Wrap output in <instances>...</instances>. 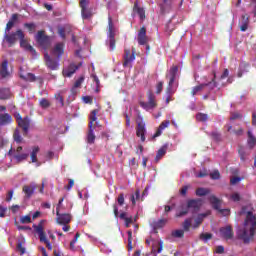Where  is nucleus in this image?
<instances>
[{
    "label": "nucleus",
    "mask_w": 256,
    "mask_h": 256,
    "mask_svg": "<svg viewBox=\"0 0 256 256\" xmlns=\"http://www.w3.org/2000/svg\"><path fill=\"white\" fill-rule=\"evenodd\" d=\"M18 39L22 48H26V50L36 54L35 48H33L31 44H28V40H26L23 30L18 29L16 32H12L11 34H4V40H6L9 46H14Z\"/></svg>",
    "instance_id": "f257e3e1"
},
{
    "label": "nucleus",
    "mask_w": 256,
    "mask_h": 256,
    "mask_svg": "<svg viewBox=\"0 0 256 256\" xmlns=\"http://www.w3.org/2000/svg\"><path fill=\"white\" fill-rule=\"evenodd\" d=\"M179 72V67L178 66H172L166 74V78H168V86L166 88V94H175L177 92V88H174L175 80L177 78V74Z\"/></svg>",
    "instance_id": "f03ea898"
},
{
    "label": "nucleus",
    "mask_w": 256,
    "mask_h": 256,
    "mask_svg": "<svg viewBox=\"0 0 256 256\" xmlns=\"http://www.w3.org/2000/svg\"><path fill=\"white\" fill-rule=\"evenodd\" d=\"M44 219H41L38 224H33V229L38 233L41 242L46 244V247L50 250L53 249L52 243H50L48 237L46 236V231L44 229Z\"/></svg>",
    "instance_id": "7ed1b4c3"
},
{
    "label": "nucleus",
    "mask_w": 256,
    "mask_h": 256,
    "mask_svg": "<svg viewBox=\"0 0 256 256\" xmlns=\"http://www.w3.org/2000/svg\"><path fill=\"white\" fill-rule=\"evenodd\" d=\"M99 112H100V108H98L96 110H92V112H91L90 121L88 124V136H87L88 144H94V142L96 140L93 124H94V122H96L97 114H99Z\"/></svg>",
    "instance_id": "20e7f679"
},
{
    "label": "nucleus",
    "mask_w": 256,
    "mask_h": 256,
    "mask_svg": "<svg viewBox=\"0 0 256 256\" xmlns=\"http://www.w3.org/2000/svg\"><path fill=\"white\" fill-rule=\"evenodd\" d=\"M244 225H250L249 227L250 240L253 241L256 233V214L253 213V211H247Z\"/></svg>",
    "instance_id": "39448f33"
},
{
    "label": "nucleus",
    "mask_w": 256,
    "mask_h": 256,
    "mask_svg": "<svg viewBox=\"0 0 256 256\" xmlns=\"http://www.w3.org/2000/svg\"><path fill=\"white\" fill-rule=\"evenodd\" d=\"M201 205H202V199L201 198L188 199L187 206L184 207L183 209H181V211H179L178 213H176V217H183V215H187V213H189L190 208L200 209Z\"/></svg>",
    "instance_id": "423d86ee"
},
{
    "label": "nucleus",
    "mask_w": 256,
    "mask_h": 256,
    "mask_svg": "<svg viewBox=\"0 0 256 256\" xmlns=\"http://www.w3.org/2000/svg\"><path fill=\"white\" fill-rule=\"evenodd\" d=\"M209 87L210 90H214V88H217V82H216V74L214 72V76L210 82L204 83V84H199V86H194L191 90V96H196L199 92H202L204 88Z\"/></svg>",
    "instance_id": "0eeeda50"
},
{
    "label": "nucleus",
    "mask_w": 256,
    "mask_h": 256,
    "mask_svg": "<svg viewBox=\"0 0 256 256\" xmlns=\"http://www.w3.org/2000/svg\"><path fill=\"white\" fill-rule=\"evenodd\" d=\"M147 98H148V102H140L141 108H144V110H147V111L157 108L156 96L155 94H153L151 90L147 92Z\"/></svg>",
    "instance_id": "6e6552de"
},
{
    "label": "nucleus",
    "mask_w": 256,
    "mask_h": 256,
    "mask_svg": "<svg viewBox=\"0 0 256 256\" xmlns=\"http://www.w3.org/2000/svg\"><path fill=\"white\" fill-rule=\"evenodd\" d=\"M80 9L83 20H88L92 18L93 12L91 8H89L90 2L89 0H80Z\"/></svg>",
    "instance_id": "1a4fd4ad"
},
{
    "label": "nucleus",
    "mask_w": 256,
    "mask_h": 256,
    "mask_svg": "<svg viewBox=\"0 0 256 256\" xmlns=\"http://www.w3.org/2000/svg\"><path fill=\"white\" fill-rule=\"evenodd\" d=\"M36 40H37L38 44H40V46L45 48V50H47L51 44L50 38H49V36H46L44 30H39L37 32Z\"/></svg>",
    "instance_id": "9d476101"
},
{
    "label": "nucleus",
    "mask_w": 256,
    "mask_h": 256,
    "mask_svg": "<svg viewBox=\"0 0 256 256\" xmlns=\"http://www.w3.org/2000/svg\"><path fill=\"white\" fill-rule=\"evenodd\" d=\"M237 237L238 239H241L244 243H250L251 233L250 229H248V225H244L242 229H238Z\"/></svg>",
    "instance_id": "9b49d317"
},
{
    "label": "nucleus",
    "mask_w": 256,
    "mask_h": 256,
    "mask_svg": "<svg viewBox=\"0 0 256 256\" xmlns=\"http://www.w3.org/2000/svg\"><path fill=\"white\" fill-rule=\"evenodd\" d=\"M145 126L146 124L143 122V120L137 123L136 136L141 139V142H145L146 140L145 134L147 133V130Z\"/></svg>",
    "instance_id": "f8f14e48"
},
{
    "label": "nucleus",
    "mask_w": 256,
    "mask_h": 256,
    "mask_svg": "<svg viewBox=\"0 0 256 256\" xmlns=\"http://www.w3.org/2000/svg\"><path fill=\"white\" fill-rule=\"evenodd\" d=\"M44 62L50 70H57L59 68V62L58 60H54L49 56L48 52H45L44 54Z\"/></svg>",
    "instance_id": "ddd939ff"
},
{
    "label": "nucleus",
    "mask_w": 256,
    "mask_h": 256,
    "mask_svg": "<svg viewBox=\"0 0 256 256\" xmlns=\"http://www.w3.org/2000/svg\"><path fill=\"white\" fill-rule=\"evenodd\" d=\"M123 58H124L123 66L124 68H127L136 58L135 50H132V54H131V50L125 49Z\"/></svg>",
    "instance_id": "4468645a"
},
{
    "label": "nucleus",
    "mask_w": 256,
    "mask_h": 256,
    "mask_svg": "<svg viewBox=\"0 0 256 256\" xmlns=\"http://www.w3.org/2000/svg\"><path fill=\"white\" fill-rule=\"evenodd\" d=\"M65 52V44L64 42H58L55 44L54 48L51 50L52 56H56L58 60H60L61 56H63Z\"/></svg>",
    "instance_id": "2eb2a0df"
},
{
    "label": "nucleus",
    "mask_w": 256,
    "mask_h": 256,
    "mask_svg": "<svg viewBox=\"0 0 256 256\" xmlns=\"http://www.w3.org/2000/svg\"><path fill=\"white\" fill-rule=\"evenodd\" d=\"M17 124L20 128H22L23 133L25 136H27L28 132H29V128H30V122L28 120V118H22V116L18 115L17 116Z\"/></svg>",
    "instance_id": "dca6fc26"
},
{
    "label": "nucleus",
    "mask_w": 256,
    "mask_h": 256,
    "mask_svg": "<svg viewBox=\"0 0 256 256\" xmlns=\"http://www.w3.org/2000/svg\"><path fill=\"white\" fill-rule=\"evenodd\" d=\"M220 235L224 237V239H233L234 230L232 225H226V227H220L219 229Z\"/></svg>",
    "instance_id": "f3484780"
},
{
    "label": "nucleus",
    "mask_w": 256,
    "mask_h": 256,
    "mask_svg": "<svg viewBox=\"0 0 256 256\" xmlns=\"http://www.w3.org/2000/svg\"><path fill=\"white\" fill-rule=\"evenodd\" d=\"M82 66V62H80V64L76 65V64H70L68 66V68H66L65 70H63L62 74L63 76L67 77V78H71V76H73V74H75V72H77V70H79V68Z\"/></svg>",
    "instance_id": "a211bd4d"
},
{
    "label": "nucleus",
    "mask_w": 256,
    "mask_h": 256,
    "mask_svg": "<svg viewBox=\"0 0 256 256\" xmlns=\"http://www.w3.org/2000/svg\"><path fill=\"white\" fill-rule=\"evenodd\" d=\"M170 124H171L170 120H164V122H161L155 134L152 136V140H156V138H159V136L163 134V130H165L166 128H169Z\"/></svg>",
    "instance_id": "6ab92c4d"
},
{
    "label": "nucleus",
    "mask_w": 256,
    "mask_h": 256,
    "mask_svg": "<svg viewBox=\"0 0 256 256\" xmlns=\"http://www.w3.org/2000/svg\"><path fill=\"white\" fill-rule=\"evenodd\" d=\"M133 11L139 15L140 20H145V18H146L145 8H141L138 0H135V2H134Z\"/></svg>",
    "instance_id": "aec40b11"
},
{
    "label": "nucleus",
    "mask_w": 256,
    "mask_h": 256,
    "mask_svg": "<svg viewBox=\"0 0 256 256\" xmlns=\"http://www.w3.org/2000/svg\"><path fill=\"white\" fill-rule=\"evenodd\" d=\"M19 20V14H12L10 20L7 22L6 24V28H5V34H7V32H10V30H12V28H14L16 22Z\"/></svg>",
    "instance_id": "412c9836"
},
{
    "label": "nucleus",
    "mask_w": 256,
    "mask_h": 256,
    "mask_svg": "<svg viewBox=\"0 0 256 256\" xmlns=\"http://www.w3.org/2000/svg\"><path fill=\"white\" fill-rule=\"evenodd\" d=\"M19 76H20V78H21L22 80H24L25 82H36V80H37L35 74H32L31 72H29V73L25 76L23 68H20V74H19Z\"/></svg>",
    "instance_id": "4be33fe9"
},
{
    "label": "nucleus",
    "mask_w": 256,
    "mask_h": 256,
    "mask_svg": "<svg viewBox=\"0 0 256 256\" xmlns=\"http://www.w3.org/2000/svg\"><path fill=\"white\" fill-rule=\"evenodd\" d=\"M208 199L214 209L221 211L220 209L222 201L221 199H219V197H217L216 195H210Z\"/></svg>",
    "instance_id": "5701e85b"
},
{
    "label": "nucleus",
    "mask_w": 256,
    "mask_h": 256,
    "mask_svg": "<svg viewBox=\"0 0 256 256\" xmlns=\"http://www.w3.org/2000/svg\"><path fill=\"white\" fill-rule=\"evenodd\" d=\"M71 219H72L71 213H61V215L58 217V219H56V221L60 225L64 226L66 223H70Z\"/></svg>",
    "instance_id": "b1692460"
},
{
    "label": "nucleus",
    "mask_w": 256,
    "mask_h": 256,
    "mask_svg": "<svg viewBox=\"0 0 256 256\" xmlns=\"http://www.w3.org/2000/svg\"><path fill=\"white\" fill-rule=\"evenodd\" d=\"M167 149H169V144H163V146H161V148L156 153V157H155L156 163H159L160 159H162V157L166 155Z\"/></svg>",
    "instance_id": "393cba45"
},
{
    "label": "nucleus",
    "mask_w": 256,
    "mask_h": 256,
    "mask_svg": "<svg viewBox=\"0 0 256 256\" xmlns=\"http://www.w3.org/2000/svg\"><path fill=\"white\" fill-rule=\"evenodd\" d=\"M12 122L13 118L11 114H0V126H8Z\"/></svg>",
    "instance_id": "a878e982"
},
{
    "label": "nucleus",
    "mask_w": 256,
    "mask_h": 256,
    "mask_svg": "<svg viewBox=\"0 0 256 256\" xmlns=\"http://www.w3.org/2000/svg\"><path fill=\"white\" fill-rule=\"evenodd\" d=\"M8 66H9L8 60H4L1 64V68H0V76L2 78H7L8 76H10Z\"/></svg>",
    "instance_id": "bb28decb"
},
{
    "label": "nucleus",
    "mask_w": 256,
    "mask_h": 256,
    "mask_svg": "<svg viewBox=\"0 0 256 256\" xmlns=\"http://www.w3.org/2000/svg\"><path fill=\"white\" fill-rule=\"evenodd\" d=\"M249 22H250L249 16L243 15L240 22H239L240 30L242 32H246V30H248Z\"/></svg>",
    "instance_id": "cd10ccee"
},
{
    "label": "nucleus",
    "mask_w": 256,
    "mask_h": 256,
    "mask_svg": "<svg viewBox=\"0 0 256 256\" xmlns=\"http://www.w3.org/2000/svg\"><path fill=\"white\" fill-rule=\"evenodd\" d=\"M21 151H23L22 146H18L16 153L14 154V157L17 159V161H24V159H28L29 157V154H21Z\"/></svg>",
    "instance_id": "c85d7f7f"
},
{
    "label": "nucleus",
    "mask_w": 256,
    "mask_h": 256,
    "mask_svg": "<svg viewBox=\"0 0 256 256\" xmlns=\"http://www.w3.org/2000/svg\"><path fill=\"white\" fill-rule=\"evenodd\" d=\"M36 189L35 185H23L22 190L25 193L26 197H31L34 194Z\"/></svg>",
    "instance_id": "c756f323"
},
{
    "label": "nucleus",
    "mask_w": 256,
    "mask_h": 256,
    "mask_svg": "<svg viewBox=\"0 0 256 256\" xmlns=\"http://www.w3.org/2000/svg\"><path fill=\"white\" fill-rule=\"evenodd\" d=\"M39 151H40V146H33L31 153H30L32 163H38L37 155H38Z\"/></svg>",
    "instance_id": "7c9ffc66"
},
{
    "label": "nucleus",
    "mask_w": 256,
    "mask_h": 256,
    "mask_svg": "<svg viewBox=\"0 0 256 256\" xmlns=\"http://www.w3.org/2000/svg\"><path fill=\"white\" fill-rule=\"evenodd\" d=\"M108 26H109V40H113L115 38L114 24L112 16L108 18Z\"/></svg>",
    "instance_id": "2f4dec72"
},
{
    "label": "nucleus",
    "mask_w": 256,
    "mask_h": 256,
    "mask_svg": "<svg viewBox=\"0 0 256 256\" xmlns=\"http://www.w3.org/2000/svg\"><path fill=\"white\" fill-rule=\"evenodd\" d=\"M247 144L250 147V149H253L256 145V137L254 136L253 132L251 130H248V140Z\"/></svg>",
    "instance_id": "473e14b6"
},
{
    "label": "nucleus",
    "mask_w": 256,
    "mask_h": 256,
    "mask_svg": "<svg viewBox=\"0 0 256 256\" xmlns=\"http://www.w3.org/2000/svg\"><path fill=\"white\" fill-rule=\"evenodd\" d=\"M210 193V189L208 187H198L196 189V195L202 197L204 195H208Z\"/></svg>",
    "instance_id": "72a5a7b5"
},
{
    "label": "nucleus",
    "mask_w": 256,
    "mask_h": 256,
    "mask_svg": "<svg viewBox=\"0 0 256 256\" xmlns=\"http://www.w3.org/2000/svg\"><path fill=\"white\" fill-rule=\"evenodd\" d=\"M166 223L167 219H158V221H153V228L161 229L162 227H165Z\"/></svg>",
    "instance_id": "f704fd0d"
},
{
    "label": "nucleus",
    "mask_w": 256,
    "mask_h": 256,
    "mask_svg": "<svg viewBox=\"0 0 256 256\" xmlns=\"http://www.w3.org/2000/svg\"><path fill=\"white\" fill-rule=\"evenodd\" d=\"M204 217H206V215L204 213H200L196 218H195V223L193 225L194 229H196L197 227H200L201 223H203L204 221Z\"/></svg>",
    "instance_id": "c9c22d12"
},
{
    "label": "nucleus",
    "mask_w": 256,
    "mask_h": 256,
    "mask_svg": "<svg viewBox=\"0 0 256 256\" xmlns=\"http://www.w3.org/2000/svg\"><path fill=\"white\" fill-rule=\"evenodd\" d=\"M193 218L188 217L183 221V231H190L191 225H192Z\"/></svg>",
    "instance_id": "e433bc0d"
},
{
    "label": "nucleus",
    "mask_w": 256,
    "mask_h": 256,
    "mask_svg": "<svg viewBox=\"0 0 256 256\" xmlns=\"http://www.w3.org/2000/svg\"><path fill=\"white\" fill-rule=\"evenodd\" d=\"M65 197H60L59 201H58V205L56 206V215H57V219H59V217L62 215L61 213V209L63 207V201H64Z\"/></svg>",
    "instance_id": "4c0bfd02"
},
{
    "label": "nucleus",
    "mask_w": 256,
    "mask_h": 256,
    "mask_svg": "<svg viewBox=\"0 0 256 256\" xmlns=\"http://www.w3.org/2000/svg\"><path fill=\"white\" fill-rule=\"evenodd\" d=\"M172 237H178L182 238L185 236V231L184 229H175L174 231L171 232Z\"/></svg>",
    "instance_id": "58836bf2"
},
{
    "label": "nucleus",
    "mask_w": 256,
    "mask_h": 256,
    "mask_svg": "<svg viewBox=\"0 0 256 256\" xmlns=\"http://www.w3.org/2000/svg\"><path fill=\"white\" fill-rule=\"evenodd\" d=\"M13 139L17 144H21L23 142V138L20 134V130H15L13 134Z\"/></svg>",
    "instance_id": "ea45409f"
},
{
    "label": "nucleus",
    "mask_w": 256,
    "mask_h": 256,
    "mask_svg": "<svg viewBox=\"0 0 256 256\" xmlns=\"http://www.w3.org/2000/svg\"><path fill=\"white\" fill-rule=\"evenodd\" d=\"M199 238L208 243L209 239L213 238V233H200Z\"/></svg>",
    "instance_id": "a19ab883"
},
{
    "label": "nucleus",
    "mask_w": 256,
    "mask_h": 256,
    "mask_svg": "<svg viewBox=\"0 0 256 256\" xmlns=\"http://www.w3.org/2000/svg\"><path fill=\"white\" fill-rule=\"evenodd\" d=\"M25 28L28 29V31L30 32V34H32L33 32H35L37 26L34 22H31V23H25L24 24Z\"/></svg>",
    "instance_id": "79ce46f5"
},
{
    "label": "nucleus",
    "mask_w": 256,
    "mask_h": 256,
    "mask_svg": "<svg viewBox=\"0 0 256 256\" xmlns=\"http://www.w3.org/2000/svg\"><path fill=\"white\" fill-rule=\"evenodd\" d=\"M10 98L9 90H0V100H8Z\"/></svg>",
    "instance_id": "37998d69"
},
{
    "label": "nucleus",
    "mask_w": 256,
    "mask_h": 256,
    "mask_svg": "<svg viewBox=\"0 0 256 256\" xmlns=\"http://www.w3.org/2000/svg\"><path fill=\"white\" fill-rule=\"evenodd\" d=\"M140 195H141V192L139 189H136L135 194L131 195V202L133 205H136V199H139Z\"/></svg>",
    "instance_id": "c03bdc74"
},
{
    "label": "nucleus",
    "mask_w": 256,
    "mask_h": 256,
    "mask_svg": "<svg viewBox=\"0 0 256 256\" xmlns=\"http://www.w3.org/2000/svg\"><path fill=\"white\" fill-rule=\"evenodd\" d=\"M39 104H40L41 108H50V106H51V104H50L49 100H47V98H42L39 101Z\"/></svg>",
    "instance_id": "a18cd8bd"
},
{
    "label": "nucleus",
    "mask_w": 256,
    "mask_h": 256,
    "mask_svg": "<svg viewBox=\"0 0 256 256\" xmlns=\"http://www.w3.org/2000/svg\"><path fill=\"white\" fill-rule=\"evenodd\" d=\"M196 119L199 121V122H207V120L209 119V116L208 114H197L196 115Z\"/></svg>",
    "instance_id": "49530a36"
},
{
    "label": "nucleus",
    "mask_w": 256,
    "mask_h": 256,
    "mask_svg": "<svg viewBox=\"0 0 256 256\" xmlns=\"http://www.w3.org/2000/svg\"><path fill=\"white\" fill-rule=\"evenodd\" d=\"M230 199H232V201H241V195L238 191H234V193H231Z\"/></svg>",
    "instance_id": "de8ad7c7"
},
{
    "label": "nucleus",
    "mask_w": 256,
    "mask_h": 256,
    "mask_svg": "<svg viewBox=\"0 0 256 256\" xmlns=\"http://www.w3.org/2000/svg\"><path fill=\"white\" fill-rule=\"evenodd\" d=\"M17 249H18V251H20L21 255H24V253H26V247H24L23 241H18Z\"/></svg>",
    "instance_id": "09e8293b"
},
{
    "label": "nucleus",
    "mask_w": 256,
    "mask_h": 256,
    "mask_svg": "<svg viewBox=\"0 0 256 256\" xmlns=\"http://www.w3.org/2000/svg\"><path fill=\"white\" fill-rule=\"evenodd\" d=\"M210 136L213 140H215V142L221 141V134H219V132H211Z\"/></svg>",
    "instance_id": "8fccbe9b"
},
{
    "label": "nucleus",
    "mask_w": 256,
    "mask_h": 256,
    "mask_svg": "<svg viewBox=\"0 0 256 256\" xmlns=\"http://www.w3.org/2000/svg\"><path fill=\"white\" fill-rule=\"evenodd\" d=\"M238 153H239L240 159H241L242 161H246V159H247V154H246L244 148H239Z\"/></svg>",
    "instance_id": "3c124183"
},
{
    "label": "nucleus",
    "mask_w": 256,
    "mask_h": 256,
    "mask_svg": "<svg viewBox=\"0 0 256 256\" xmlns=\"http://www.w3.org/2000/svg\"><path fill=\"white\" fill-rule=\"evenodd\" d=\"M85 80L84 76H80V78H78V80H76V82L74 83V88H80L83 84Z\"/></svg>",
    "instance_id": "603ef678"
},
{
    "label": "nucleus",
    "mask_w": 256,
    "mask_h": 256,
    "mask_svg": "<svg viewBox=\"0 0 256 256\" xmlns=\"http://www.w3.org/2000/svg\"><path fill=\"white\" fill-rule=\"evenodd\" d=\"M20 221H21V223H31V221H32L31 215H23L20 218Z\"/></svg>",
    "instance_id": "864d4df0"
},
{
    "label": "nucleus",
    "mask_w": 256,
    "mask_h": 256,
    "mask_svg": "<svg viewBox=\"0 0 256 256\" xmlns=\"http://www.w3.org/2000/svg\"><path fill=\"white\" fill-rule=\"evenodd\" d=\"M58 34H59V36L63 39V40H65V38H66V30H65V28L64 27H59L58 28Z\"/></svg>",
    "instance_id": "5fc2aeb1"
},
{
    "label": "nucleus",
    "mask_w": 256,
    "mask_h": 256,
    "mask_svg": "<svg viewBox=\"0 0 256 256\" xmlns=\"http://www.w3.org/2000/svg\"><path fill=\"white\" fill-rule=\"evenodd\" d=\"M241 118H243V116L239 112H234L230 116V120H239Z\"/></svg>",
    "instance_id": "6e6d98bb"
},
{
    "label": "nucleus",
    "mask_w": 256,
    "mask_h": 256,
    "mask_svg": "<svg viewBox=\"0 0 256 256\" xmlns=\"http://www.w3.org/2000/svg\"><path fill=\"white\" fill-rule=\"evenodd\" d=\"M210 177L211 179H220L221 174L219 170H214V172H211Z\"/></svg>",
    "instance_id": "4d7b16f0"
},
{
    "label": "nucleus",
    "mask_w": 256,
    "mask_h": 256,
    "mask_svg": "<svg viewBox=\"0 0 256 256\" xmlns=\"http://www.w3.org/2000/svg\"><path fill=\"white\" fill-rule=\"evenodd\" d=\"M117 202L119 205H124V203H125L124 193H119Z\"/></svg>",
    "instance_id": "13d9d810"
},
{
    "label": "nucleus",
    "mask_w": 256,
    "mask_h": 256,
    "mask_svg": "<svg viewBox=\"0 0 256 256\" xmlns=\"http://www.w3.org/2000/svg\"><path fill=\"white\" fill-rule=\"evenodd\" d=\"M146 34H147V28L143 26L142 28H140L138 32V38H142L143 36H146Z\"/></svg>",
    "instance_id": "bf43d9fd"
},
{
    "label": "nucleus",
    "mask_w": 256,
    "mask_h": 256,
    "mask_svg": "<svg viewBox=\"0 0 256 256\" xmlns=\"http://www.w3.org/2000/svg\"><path fill=\"white\" fill-rule=\"evenodd\" d=\"M138 44H140L141 46L147 44V34H145V36H142L141 38H138Z\"/></svg>",
    "instance_id": "052dcab7"
},
{
    "label": "nucleus",
    "mask_w": 256,
    "mask_h": 256,
    "mask_svg": "<svg viewBox=\"0 0 256 256\" xmlns=\"http://www.w3.org/2000/svg\"><path fill=\"white\" fill-rule=\"evenodd\" d=\"M240 181H241V177H239V176H234V177H231V179H230V183L232 185H235L236 183H239Z\"/></svg>",
    "instance_id": "680f3d73"
},
{
    "label": "nucleus",
    "mask_w": 256,
    "mask_h": 256,
    "mask_svg": "<svg viewBox=\"0 0 256 256\" xmlns=\"http://www.w3.org/2000/svg\"><path fill=\"white\" fill-rule=\"evenodd\" d=\"M14 194V189H10L6 195V201H12Z\"/></svg>",
    "instance_id": "e2e57ef3"
},
{
    "label": "nucleus",
    "mask_w": 256,
    "mask_h": 256,
    "mask_svg": "<svg viewBox=\"0 0 256 256\" xmlns=\"http://www.w3.org/2000/svg\"><path fill=\"white\" fill-rule=\"evenodd\" d=\"M163 92V82H158L156 86V94H161Z\"/></svg>",
    "instance_id": "0e129e2a"
},
{
    "label": "nucleus",
    "mask_w": 256,
    "mask_h": 256,
    "mask_svg": "<svg viewBox=\"0 0 256 256\" xmlns=\"http://www.w3.org/2000/svg\"><path fill=\"white\" fill-rule=\"evenodd\" d=\"M188 189H189V185H183V187H181L180 189L181 195H187Z\"/></svg>",
    "instance_id": "69168bd1"
},
{
    "label": "nucleus",
    "mask_w": 256,
    "mask_h": 256,
    "mask_svg": "<svg viewBox=\"0 0 256 256\" xmlns=\"http://www.w3.org/2000/svg\"><path fill=\"white\" fill-rule=\"evenodd\" d=\"M7 209H8V207L0 205V217H5V213H6Z\"/></svg>",
    "instance_id": "338daca9"
},
{
    "label": "nucleus",
    "mask_w": 256,
    "mask_h": 256,
    "mask_svg": "<svg viewBox=\"0 0 256 256\" xmlns=\"http://www.w3.org/2000/svg\"><path fill=\"white\" fill-rule=\"evenodd\" d=\"M83 101L85 104H93V100H92L91 96H84Z\"/></svg>",
    "instance_id": "774afa93"
}]
</instances>
